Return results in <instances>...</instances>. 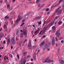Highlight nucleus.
Instances as JSON below:
<instances>
[{
  "label": "nucleus",
  "instance_id": "nucleus-1",
  "mask_svg": "<svg viewBox=\"0 0 64 64\" xmlns=\"http://www.w3.org/2000/svg\"><path fill=\"white\" fill-rule=\"evenodd\" d=\"M26 60H24V59L22 58L20 61V64H25Z\"/></svg>",
  "mask_w": 64,
  "mask_h": 64
},
{
  "label": "nucleus",
  "instance_id": "nucleus-2",
  "mask_svg": "<svg viewBox=\"0 0 64 64\" xmlns=\"http://www.w3.org/2000/svg\"><path fill=\"white\" fill-rule=\"evenodd\" d=\"M53 61V60H50L49 59H46V60H44L43 63H45V62H51Z\"/></svg>",
  "mask_w": 64,
  "mask_h": 64
},
{
  "label": "nucleus",
  "instance_id": "nucleus-3",
  "mask_svg": "<svg viewBox=\"0 0 64 64\" xmlns=\"http://www.w3.org/2000/svg\"><path fill=\"white\" fill-rule=\"evenodd\" d=\"M60 30H58L56 33V35L57 36H58L59 35H60Z\"/></svg>",
  "mask_w": 64,
  "mask_h": 64
},
{
  "label": "nucleus",
  "instance_id": "nucleus-4",
  "mask_svg": "<svg viewBox=\"0 0 64 64\" xmlns=\"http://www.w3.org/2000/svg\"><path fill=\"white\" fill-rule=\"evenodd\" d=\"M28 46L29 47V48L30 49L32 48V47H31V42H30L28 45Z\"/></svg>",
  "mask_w": 64,
  "mask_h": 64
},
{
  "label": "nucleus",
  "instance_id": "nucleus-5",
  "mask_svg": "<svg viewBox=\"0 0 64 64\" xmlns=\"http://www.w3.org/2000/svg\"><path fill=\"white\" fill-rule=\"evenodd\" d=\"M12 41L14 44H15V40L14 38H12Z\"/></svg>",
  "mask_w": 64,
  "mask_h": 64
},
{
  "label": "nucleus",
  "instance_id": "nucleus-6",
  "mask_svg": "<svg viewBox=\"0 0 64 64\" xmlns=\"http://www.w3.org/2000/svg\"><path fill=\"white\" fill-rule=\"evenodd\" d=\"M11 41V40H10V38H8V39L7 41V45L8 46L9 45V44L10 43V41Z\"/></svg>",
  "mask_w": 64,
  "mask_h": 64
},
{
  "label": "nucleus",
  "instance_id": "nucleus-7",
  "mask_svg": "<svg viewBox=\"0 0 64 64\" xmlns=\"http://www.w3.org/2000/svg\"><path fill=\"white\" fill-rule=\"evenodd\" d=\"M21 16H18V19H17L16 21V22H18L21 19Z\"/></svg>",
  "mask_w": 64,
  "mask_h": 64
},
{
  "label": "nucleus",
  "instance_id": "nucleus-8",
  "mask_svg": "<svg viewBox=\"0 0 64 64\" xmlns=\"http://www.w3.org/2000/svg\"><path fill=\"white\" fill-rule=\"evenodd\" d=\"M54 41V38H52V45H54L55 44Z\"/></svg>",
  "mask_w": 64,
  "mask_h": 64
},
{
  "label": "nucleus",
  "instance_id": "nucleus-9",
  "mask_svg": "<svg viewBox=\"0 0 64 64\" xmlns=\"http://www.w3.org/2000/svg\"><path fill=\"white\" fill-rule=\"evenodd\" d=\"M20 37L21 38H23L24 37V34L23 33H21V34L20 35Z\"/></svg>",
  "mask_w": 64,
  "mask_h": 64
},
{
  "label": "nucleus",
  "instance_id": "nucleus-10",
  "mask_svg": "<svg viewBox=\"0 0 64 64\" xmlns=\"http://www.w3.org/2000/svg\"><path fill=\"white\" fill-rule=\"evenodd\" d=\"M40 31V29H39H39L38 30L35 32L34 33L35 35H36V34H37L39 33L38 31Z\"/></svg>",
  "mask_w": 64,
  "mask_h": 64
},
{
  "label": "nucleus",
  "instance_id": "nucleus-11",
  "mask_svg": "<svg viewBox=\"0 0 64 64\" xmlns=\"http://www.w3.org/2000/svg\"><path fill=\"white\" fill-rule=\"evenodd\" d=\"M24 36H25V37H26V36H27V32L26 31H25L24 32Z\"/></svg>",
  "mask_w": 64,
  "mask_h": 64
},
{
  "label": "nucleus",
  "instance_id": "nucleus-12",
  "mask_svg": "<svg viewBox=\"0 0 64 64\" xmlns=\"http://www.w3.org/2000/svg\"><path fill=\"white\" fill-rule=\"evenodd\" d=\"M3 36H4L3 33L2 32H1L0 34V38H2Z\"/></svg>",
  "mask_w": 64,
  "mask_h": 64
},
{
  "label": "nucleus",
  "instance_id": "nucleus-13",
  "mask_svg": "<svg viewBox=\"0 0 64 64\" xmlns=\"http://www.w3.org/2000/svg\"><path fill=\"white\" fill-rule=\"evenodd\" d=\"M50 44H51V43H50V44H49V43H47L46 44V47H49Z\"/></svg>",
  "mask_w": 64,
  "mask_h": 64
},
{
  "label": "nucleus",
  "instance_id": "nucleus-14",
  "mask_svg": "<svg viewBox=\"0 0 64 64\" xmlns=\"http://www.w3.org/2000/svg\"><path fill=\"white\" fill-rule=\"evenodd\" d=\"M44 44H45V42L44 41L40 43V46H42V45H43Z\"/></svg>",
  "mask_w": 64,
  "mask_h": 64
},
{
  "label": "nucleus",
  "instance_id": "nucleus-15",
  "mask_svg": "<svg viewBox=\"0 0 64 64\" xmlns=\"http://www.w3.org/2000/svg\"><path fill=\"white\" fill-rule=\"evenodd\" d=\"M53 24H54V22H52L49 24V26H52V25H53Z\"/></svg>",
  "mask_w": 64,
  "mask_h": 64
},
{
  "label": "nucleus",
  "instance_id": "nucleus-16",
  "mask_svg": "<svg viewBox=\"0 0 64 64\" xmlns=\"http://www.w3.org/2000/svg\"><path fill=\"white\" fill-rule=\"evenodd\" d=\"M33 59L34 60H36V56H35V55H34L33 56Z\"/></svg>",
  "mask_w": 64,
  "mask_h": 64
},
{
  "label": "nucleus",
  "instance_id": "nucleus-17",
  "mask_svg": "<svg viewBox=\"0 0 64 64\" xmlns=\"http://www.w3.org/2000/svg\"><path fill=\"white\" fill-rule=\"evenodd\" d=\"M59 61L60 63H64V61L61 60H59Z\"/></svg>",
  "mask_w": 64,
  "mask_h": 64
},
{
  "label": "nucleus",
  "instance_id": "nucleus-18",
  "mask_svg": "<svg viewBox=\"0 0 64 64\" xmlns=\"http://www.w3.org/2000/svg\"><path fill=\"white\" fill-rule=\"evenodd\" d=\"M52 29H53L54 30V31H55L56 30V28L55 27V26H53L52 27Z\"/></svg>",
  "mask_w": 64,
  "mask_h": 64
},
{
  "label": "nucleus",
  "instance_id": "nucleus-19",
  "mask_svg": "<svg viewBox=\"0 0 64 64\" xmlns=\"http://www.w3.org/2000/svg\"><path fill=\"white\" fill-rule=\"evenodd\" d=\"M9 17L7 16H6L5 18V19H9Z\"/></svg>",
  "mask_w": 64,
  "mask_h": 64
},
{
  "label": "nucleus",
  "instance_id": "nucleus-20",
  "mask_svg": "<svg viewBox=\"0 0 64 64\" xmlns=\"http://www.w3.org/2000/svg\"><path fill=\"white\" fill-rule=\"evenodd\" d=\"M37 23H38L39 25H41V21L39 22H38Z\"/></svg>",
  "mask_w": 64,
  "mask_h": 64
},
{
  "label": "nucleus",
  "instance_id": "nucleus-21",
  "mask_svg": "<svg viewBox=\"0 0 64 64\" xmlns=\"http://www.w3.org/2000/svg\"><path fill=\"white\" fill-rule=\"evenodd\" d=\"M7 25H6V24H5L4 25V28H6L7 27Z\"/></svg>",
  "mask_w": 64,
  "mask_h": 64
},
{
  "label": "nucleus",
  "instance_id": "nucleus-22",
  "mask_svg": "<svg viewBox=\"0 0 64 64\" xmlns=\"http://www.w3.org/2000/svg\"><path fill=\"white\" fill-rule=\"evenodd\" d=\"M40 1V0H36V3H39V2Z\"/></svg>",
  "mask_w": 64,
  "mask_h": 64
},
{
  "label": "nucleus",
  "instance_id": "nucleus-23",
  "mask_svg": "<svg viewBox=\"0 0 64 64\" xmlns=\"http://www.w3.org/2000/svg\"><path fill=\"white\" fill-rule=\"evenodd\" d=\"M20 32L18 30V31L17 32H16V35H18V34H19L20 33Z\"/></svg>",
  "mask_w": 64,
  "mask_h": 64
},
{
  "label": "nucleus",
  "instance_id": "nucleus-24",
  "mask_svg": "<svg viewBox=\"0 0 64 64\" xmlns=\"http://www.w3.org/2000/svg\"><path fill=\"white\" fill-rule=\"evenodd\" d=\"M8 22H6L5 25H6L7 26V25H8Z\"/></svg>",
  "mask_w": 64,
  "mask_h": 64
},
{
  "label": "nucleus",
  "instance_id": "nucleus-25",
  "mask_svg": "<svg viewBox=\"0 0 64 64\" xmlns=\"http://www.w3.org/2000/svg\"><path fill=\"white\" fill-rule=\"evenodd\" d=\"M62 24V22H58V24H59V25H61Z\"/></svg>",
  "mask_w": 64,
  "mask_h": 64
},
{
  "label": "nucleus",
  "instance_id": "nucleus-26",
  "mask_svg": "<svg viewBox=\"0 0 64 64\" xmlns=\"http://www.w3.org/2000/svg\"><path fill=\"white\" fill-rule=\"evenodd\" d=\"M41 6V4H38V7H40Z\"/></svg>",
  "mask_w": 64,
  "mask_h": 64
},
{
  "label": "nucleus",
  "instance_id": "nucleus-27",
  "mask_svg": "<svg viewBox=\"0 0 64 64\" xmlns=\"http://www.w3.org/2000/svg\"><path fill=\"white\" fill-rule=\"evenodd\" d=\"M10 6V5L7 4V7L8 8H9V7Z\"/></svg>",
  "mask_w": 64,
  "mask_h": 64
},
{
  "label": "nucleus",
  "instance_id": "nucleus-28",
  "mask_svg": "<svg viewBox=\"0 0 64 64\" xmlns=\"http://www.w3.org/2000/svg\"><path fill=\"white\" fill-rule=\"evenodd\" d=\"M25 21H26V20H25V19H23L22 20V22H25Z\"/></svg>",
  "mask_w": 64,
  "mask_h": 64
},
{
  "label": "nucleus",
  "instance_id": "nucleus-29",
  "mask_svg": "<svg viewBox=\"0 0 64 64\" xmlns=\"http://www.w3.org/2000/svg\"><path fill=\"white\" fill-rule=\"evenodd\" d=\"M58 16H56L54 18V20H56V19H57L58 18Z\"/></svg>",
  "mask_w": 64,
  "mask_h": 64
},
{
  "label": "nucleus",
  "instance_id": "nucleus-30",
  "mask_svg": "<svg viewBox=\"0 0 64 64\" xmlns=\"http://www.w3.org/2000/svg\"><path fill=\"white\" fill-rule=\"evenodd\" d=\"M46 36H42V37L41 38V39H43V38H45V37H46Z\"/></svg>",
  "mask_w": 64,
  "mask_h": 64
},
{
  "label": "nucleus",
  "instance_id": "nucleus-31",
  "mask_svg": "<svg viewBox=\"0 0 64 64\" xmlns=\"http://www.w3.org/2000/svg\"><path fill=\"white\" fill-rule=\"evenodd\" d=\"M9 56H10V57L11 58H12V55L10 54L9 55Z\"/></svg>",
  "mask_w": 64,
  "mask_h": 64
},
{
  "label": "nucleus",
  "instance_id": "nucleus-32",
  "mask_svg": "<svg viewBox=\"0 0 64 64\" xmlns=\"http://www.w3.org/2000/svg\"><path fill=\"white\" fill-rule=\"evenodd\" d=\"M35 48H36V46H33L32 47V48H33V49Z\"/></svg>",
  "mask_w": 64,
  "mask_h": 64
},
{
  "label": "nucleus",
  "instance_id": "nucleus-33",
  "mask_svg": "<svg viewBox=\"0 0 64 64\" xmlns=\"http://www.w3.org/2000/svg\"><path fill=\"white\" fill-rule=\"evenodd\" d=\"M6 56H4V60H6Z\"/></svg>",
  "mask_w": 64,
  "mask_h": 64
},
{
  "label": "nucleus",
  "instance_id": "nucleus-34",
  "mask_svg": "<svg viewBox=\"0 0 64 64\" xmlns=\"http://www.w3.org/2000/svg\"><path fill=\"white\" fill-rule=\"evenodd\" d=\"M17 58H18V59H19V55L18 54L17 55Z\"/></svg>",
  "mask_w": 64,
  "mask_h": 64
},
{
  "label": "nucleus",
  "instance_id": "nucleus-35",
  "mask_svg": "<svg viewBox=\"0 0 64 64\" xmlns=\"http://www.w3.org/2000/svg\"><path fill=\"white\" fill-rule=\"evenodd\" d=\"M26 41H27V40H26V39L25 40L24 42V43H25V42H26Z\"/></svg>",
  "mask_w": 64,
  "mask_h": 64
},
{
  "label": "nucleus",
  "instance_id": "nucleus-36",
  "mask_svg": "<svg viewBox=\"0 0 64 64\" xmlns=\"http://www.w3.org/2000/svg\"><path fill=\"white\" fill-rule=\"evenodd\" d=\"M58 13H59V14H60L61 13V11H59Z\"/></svg>",
  "mask_w": 64,
  "mask_h": 64
},
{
  "label": "nucleus",
  "instance_id": "nucleus-37",
  "mask_svg": "<svg viewBox=\"0 0 64 64\" xmlns=\"http://www.w3.org/2000/svg\"><path fill=\"white\" fill-rule=\"evenodd\" d=\"M62 0H60V2H59V3H61V2H62Z\"/></svg>",
  "mask_w": 64,
  "mask_h": 64
},
{
  "label": "nucleus",
  "instance_id": "nucleus-38",
  "mask_svg": "<svg viewBox=\"0 0 64 64\" xmlns=\"http://www.w3.org/2000/svg\"><path fill=\"white\" fill-rule=\"evenodd\" d=\"M49 10V8H47L46 9V11H48Z\"/></svg>",
  "mask_w": 64,
  "mask_h": 64
},
{
  "label": "nucleus",
  "instance_id": "nucleus-39",
  "mask_svg": "<svg viewBox=\"0 0 64 64\" xmlns=\"http://www.w3.org/2000/svg\"><path fill=\"white\" fill-rule=\"evenodd\" d=\"M62 39V38H59V40H61Z\"/></svg>",
  "mask_w": 64,
  "mask_h": 64
},
{
  "label": "nucleus",
  "instance_id": "nucleus-40",
  "mask_svg": "<svg viewBox=\"0 0 64 64\" xmlns=\"http://www.w3.org/2000/svg\"><path fill=\"white\" fill-rule=\"evenodd\" d=\"M7 32H8V33H9V32H10V30H8V31H7Z\"/></svg>",
  "mask_w": 64,
  "mask_h": 64
},
{
  "label": "nucleus",
  "instance_id": "nucleus-41",
  "mask_svg": "<svg viewBox=\"0 0 64 64\" xmlns=\"http://www.w3.org/2000/svg\"><path fill=\"white\" fill-rule=\"evenodd\" d=\"M13 2H15V0H12Z\"/></svg>",
  "mask_w": 64,
  "mask_h": 64
},
{
  "label": "nucleus",
  "instance_id": "nucleus-42",
  "mask_svg": "<svg viewBox=\"0 0 64 64\" xmlns=\"http://www.w3.org/2000/svg\"><path fill=\"white\" fill-rule=\"evenodd\" d=\"M21 43H22V42L21 43H20V44H19L20 46H21Z\"/></svg>",
  "mask_w": 64,
  "mask_h": 64
},
{
  "label": "nucleus",
  "instance_id": "nucleus-43",
  "mask_svg": "<svg viewBox=\"0 0 64 64\" xmlns=\"http://www.w3.org/2000/svg\"><path fill=\"white\" fill-rule=\"evenodd\" d=\"M61 42L62 43H63V42H64V41H63V40H62L61 41Z\"/></svg>",
  "mask_w": 64,
  "mask_h": 64
},
{
  "label": "nucleus",
  "instance_id": "nucleus-44",
  "mask_svg": "<svg viewBox=\"0 0 64 64\" xmlns=\"http://www.w3.org/2000/svg\"><path fill=\"white\" fill-rule=\"evenodd\" d=\"M20 32H23V31L22 30H20Z\"/></svg>",
  "mask_w": 64,
  "mask_h": 64
},
{
  "label": "nucleus",
  "instance_id": "nucleus-45",
  "mask_svg": "<svg viewBox=\"0 0 64 64\" xmlns=\"http://www.w3.org/2000/svg\"><path fill=\"white\" fill-rule=\"evenodd\" d=\"M6 59H7V60H8V57H6Z\"/></svg>",
  "mask_w": 64,
  "mask_h": 64
},
{
  "label": "nucleus",
  "instance_id": "nucleus-46",
  "mask_svg": "<svg viewBox=\"0 0 64 64\" xmlns=\"http://www.w3.org/2000/svg\"><path fill=\"white\" fill-rule=\"evenodd\" d=\"M33 59H31V61H33Z\"/></svg>",
  "mask_w": 64,
  "mask_h": 64
},
{
  "label": "nucleus",
  "instance_id": "nucleus-47",
  "mask_svg": "<svg viewBox=\"0 0 64 64\" xmlns=\"http://www.w3.org/2000/svg\"><path fill=\"white\" fill-rule=\"evenodd\" d=\"M6 43V42H5V41H4V44H5Z\"/></svg>",
  "mask_w": 64,
  "mask_h": 64
},
{
  "label": "nucleus",
  "instance_id": "nucleus-48",
  "mask_svg": "<svg viewBox=\"0 0 64 64\" xmlns=\"http://www.w3.org/2000/svg\"><path fill=\"white\" fill-rule=\"evenodd\" d=\"M2 28L0 29V31H2Z\"/></svg>",
  "mask_w": 64,
  "mask_h": 64
},
{
  "label": "nucleus",
  "instance_id": "nucleus-49",
  "mask_svg": "<svg viewBox=\"0 0 64 64\" xmlns=\"http://www.w3.org/2000/svg\"><path fill=\"white\" fill-rule=\"evenodd\" d=\"M50 13L49 12H48L47 13V15H48V14H49V13Z\"/></svg>",
  "mask_w": 64,
  "mask_h": 64
},
{
  "label": "nucleus",
  "instance_id": "nucleus-50",
  "mask_svg": "<svg viewBox=\"0 0 64 64\" xmlns=\"http://www.w3.org/2000/svg\"><path fill=\"white\" fill-rule=\"evenodd\" d=\"M56 41H58V39H57V38H56Z\"/></svg>",
  "mask_w": 64,
  "mask_h": 64
},
{
  "label": "nucleus",
  "instance_id": "nucleus-51",
  "mask_svg": "<svg viewBox=\"0 0 64 64\" xmlns=\"http://www.w3.org/2000/svg\"><path fill=\"white\" fill-rule=\"evenodd\" d=\"M40 35H41V32H40V34H39Z\"/></svg>",
  "mask_w": 64,
  "mask_h": 64
},
{
  "label": "nucleus",
  "instance_id": "nucleus-52",
  "mask_svg": "<svg viewBox=\"0 0 64 64\" xmlns=\"http://www.w3.org/2000/svg\"><path fill=\"white\" fill-rule=\"evenodd\" d=\"M56 46H58V44H56Z\"/></svg>",
  "mask_w": 64,
  "mask_h": 64
},
{
  "label": "nucleus",
  "instance_id": "nucleus-53",
  "mask_svg": "<svg viewBox=\"0 0 64 64\" xmlns=\"http://www.w3.org/2000/svg\"><path fill=\"white\" fill-rule=\"evenodd\" d=\"M33 27H35V25H33L32 26Z\"/></svg>",
  "mask_w": 64,
  "mask_h": 64
},
{
  "label": "nucleus",
  "instance_id": "nucleus-54",
  "mask_svg": "<svg viewBox=\"0 0 64 64\" xmlns=\"http://www.w3.org/2000/svg\"><path fill=\"white\" fill-rule=\"evenodd\" d=\"M25 24V23H23L22 24H23V25H24V24Z\"/></svg>",
  "mask_w": 64,
  "mask_h": 64
},
{
  "label": "nucleus",
  "instance_id": "nucleus-55",
  "mask_svg": "<svg viewBox=\"0 0 64 64\" xmlns=\"http://www.w3.org/2000/svg\"><path fill=\"white\" fill-rule=\"evenodd\" d=\"M47 50H50V49L49 48H48L47 49Z\"/></svg>",
  "mask_w": 64,
  "mask_h": 64
},
{
  "label": "nucleus",
  "instance_id": "nucleus-56",
  "mask_svg": "<svg viewBox=\"0 0 64 64\" xmlns=\"http://www.w3.org/2000/svg\"><path fill=\"white\" fill-rule=\"evenodd\" d=\"M1 57H2V56L1 55H0V58H1Z\"/></svg>",
  "mask_w": 64,
  "mask_h": 64
},
{
  "label": "nucleus",
  "instance_id": "nucleus-57",
  "mask_svg": "<svg viewBox=\"0 0 64 64\" xmlns=\"http://www.w3.org/2000/svg\"><path fill=\"white\" fill-rule=\"evenodd\" d=\"M38 52H40V50H38Z\"/></svg>",
  "mask_w": 64,
  "mask_h": 64
},
{
  "label": "nucleus",
  "instance_id": "nucleus-58",
  "mask_svg": "<svg viewBox=\"0 0 64 64\" xmlns=\"http://www.w3.org/2000/svg\"><path fill=\"white\" fill-rule=\"evenodd\" d=\"M2 1H0V2H1V3H2Z\"/></svg>",
  "mask_w": 64,
  "mask_h": 64
},
{
  "label": "nucleus",
  "instance_id": "nucleus-59",
  "mask_svg": "<svg viewBox=\"0 0 64 64\" xmlns=\"http://www.w3.org/2000/svg\"><path fill=\"white\" fill-rule=\"evenodd\" d=\"M13 48V46L11 47V49H12Z\"/></svg>",
  "mask_w": 64,
  "mask_h": 64
},
{
  "label": "nucleus",
  "instance_id": "nucleus-60",
  "mask_svg": "<svg viewBox=\"0 0 64 64\" xmlns=\"http://www.w3.org/2000/svg\"><path fill=\"white\" fill-rule=\"evenodd\" d=\"M56 23H57V22H56L55 23H54V24H56Z\"/></svg>",
  "mask_w": 64,
  "mask_h": 64
},
{
  "label": "nucleus",
  "instance_id": "nucleus-61",
  "mask_svg": "<svg viewBox=\"0 0 64 64\" xmlns=\"http://www.w3.org/2000/svg\"><path fill=\"white\" fill-rule=\"evenodd\" d=\"M7 30V29H6L5 30V31H6V30Z\"/></svg>",
  "mask_w": 64,
  "mask_h": 64
},
{
  "label": "nucleus",
  "instance_id": "nucleus-62",
  "mask_svg": "<svg viewBox=\"0 0 64 64\" xmlns=\"http://www.w3.org/2000/svg\"><path fill=\"white\" fill-rule=\"evenodd\" d=\"M2 48V47H1L0 48V49H1Z\"/></svg>",
  "mask_w": 64,
  "mask_h": 64
},
{
  "label": "nucleus",
  "instance_id": "nucleus-63",
  "mask_svg": "<svg viewBox=\"0 0 64 64\" xmlns=\"http://www.w3.org/2000/svg\"><path fill=\"white\" fill-rule=\"evenodd\" d=\"M23 25L22 24L21 25V26H22Z\"/></svg>",
  "mask_w": 64,
  "mask_h": 64
},
{
  "label": "nucleus",
  "instance_id": "nucleus-64",
  "mask_svg": "<svg viewBox=\"0 0 64 64\" xmlns=\"http://www.w3.org/2000/svg\"><path fill=\"white\" fill-rule=\"evenodd\" d=\"M31 64H33V63H31Z\"/></svg>",
  "mask_w": 64,
  "mask_h": 64
}]
</instances>
